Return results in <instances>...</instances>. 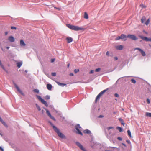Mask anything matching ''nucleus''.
Returning a JSON list of instances; mask_svg holds the SVG:
<instances>
[{
    "instance_id": "0eeeda50",
    "label": "nucleus",
    "mask_w": 151,
    "mask_h": 151,
    "mask_svg": "<svg viewBox=\"0 0 151 151\" xmlns=\"http://www.w3.org/2000/svg\"><path fill=\"white\" fill-rule=\"evenodd\" d=\"M13 84L14 86L15 87L17 90V91L20 93L22 95H24V93L22 92V90L20 89L18 85L15 83L14 82H13Z\"/></svg>"
},
{
    "instance_id": "e2e57ef3",
    "label": "nucleus",
    "mask_w": 151,
    "mask_h": 151,
    "mask_svg": "<svg viewBox=\"0 0 151 151\" xmlns=\"http://www.w3.org/2000/svg\"><path fill=\"white\" fill-rule=\"evenodd\" d=\"M58 111V113H57L59 115H60L62 114L61 113V112L59 111Z\"/></svg>"
},
{
    "instance_id": "aec40b11",
    "label": "nucleus",
    "mask_w": 151,
    "mask_h": 151,
    "mask_svg": "<svg viewBox=\"0 0 151 151\" xmlns=\"http://www.w3.org/2000/svg\"><path fill=\"white\" fill-rule=\"evenodd\" d=\"M49 107L53 110L54 111H55L56 113H58V111H57V110L55 109L54 107V106L53 105H50L49 106Z\"/></svg>"
},
{
    "instance_id": "4c0bfd02",
    "label": "nucleus",
    "mask_w": 151,
    "mask_h": 151,
    "mask_svg": "<svg viewBox=\"0 0 151 151\" xmlns=\"http://www.w3.org/2000/svg\"><path fill=\"white\" fill-rule=\"evenodd\" d=\"M10 28H11V29H12L16 30L17 29V28L16 27L14 26H11L10 27Z\"/></svg>"
},
{
    "instance_id": "473e14b6",
    "label": "nucleus",
    "mask_w": 151,
    "mask_h": 151,
    "mask_svg": "<svg viewBox=\"0 0 151 151\" xmlns=\"http://www.w3.org/2000/svg\"><path fill=\"white\" fill-rule=\"evenodd\" d=\"M33 91L34 92H35L37 93H38L39 92V90L37 89H34Z\"/></svg>"
},
{
    "instance_id": "c03bdc74",
    "label": "nucleus",
    "mask_w": 151,
    "mask_h": 151,
    "mask_svg": "<svg viewBox=\"0 0 151 151\" xmlns=\"http://www.w3.org/2000/svg\"><path fill=\"white\" fill-rule=\"evenodd\" d=\"M1 66V68L4 70L6 71V70L4 66V65L2 64L1 65H0Z\"/></svg>"
},
{
    "instance_id": "f704fd0d",
    "label": "nucleus",
    "mask_w": 151,
    "mask_h": 151,
    "mask_svg": "<svg viewBox=\"0 0 151 151\" xmlns=\"http://www.w3.org/2000/svg\"><path fill=\"white\" fill-rule=\"evenodd\" d=\"M45 98L46 100H48L50 99V96L49 95H47L45 96Z\"/></svg>"
},
{
    "instance_id": "f03ea898",
    "label": "nucleus",
    "mask_w": 151,
    "mask_h": 151,
    "mask_svg": "<svg viewBox=\"0 0 151 151\" xmlns=\"http://www.w3.org/2000/svg\"><path fill=\"white\" fill-rule=\"evenodd\" d=\"M66 25L68 28L72 30L78 31L79 30H83L84 29L82 27H79L77 26L71 25L69 24H67Z\"/></svg>"
},
{
    "instance_id": "603ef678",
    "label": "nucleus",
    "mask_w": 151,
    "mask_h": 151,
    "mask_svg": "<svg viewBox=\"0 0 151 151\" xmlns=\"http://www.w3.org/2000/svg\"><path fill=\"white\" fill-rule=\"evenodd\" d=\"M126 142L129 144H131V142L129 140H127Z\"/></svg>"
},
{
    "instance_id": "cd10ccee",
    "label": "nucleus",
    "mask_w": 151,
    "mask_h": 151,
    "mask_svg": "<svg viewBox=\"0 0 151 151\" xmlns=\"http://www.w3.org/2000/svg\"><path fill=\"white\" fill-rule=\"evenodd\" d=\"M46 114H47L48 116L50 117V116H52L51 113H50L49 111L48 110H47L46 111Z\"/></svg>"
},
{
    "instance_id": "5fc2aeb1",
    "label": "nucleus",
    "mask_w": 151,
    "mask_h": 151,
    "mask_svg": "<svg viewBox=\"0 0 151 151\" xmlns=\"http://www.w3.org/2000/svg\"><path fill=\"white\" fill-rule=\"evenodd\" d=\"M104 117V116L103 115H101L98 116V117L99 118H101Z\"/></svg>"
},
{
    "instance_id": "8fccbe9b",
    "label": "nucleus",
    "mask_w": 151,
    "mask_h": 151,
    "mask_svg": "<svg viewBox=\"0 0 151 151\" xmlns=\"http://www.w3.org/2000/svg\"><path fill=\"white\" fill-rule=\"evenodd\" d=\"M114 127H108L107 129L108 130H109L110 129H113Z\"/></svg>"
},
{
    "instance_id": "7c9ffc66",
    "label": "nucleus",
    "mask_w": 151,
    "mask_h": 151,
    "mask_svg": "<svg viewBox=\"0 0 151 151\" xmlns=\"http://www.w3.org/2000/svg\"><path fill=\"white\" fill-rule=\"evenodd\" d=\"M35 106L37 109L39 111H40L41 110V109L40 106L38 105V104H35Z\"/></svg>"
},
{
    "instance_id": "4be33fe9",
    "label": "nucleus",
    "mask_w": 151,
    "mask_h": 151,
    "mask_svg": "<svg viewBox=\"0 0 151 151\" xmlns=\"http://www.w3.org/2000/svg\"><path fill=\"white\" fill-rule=\"evenodd\" d=\"M118 119L120 122L121 124L123 126H124L125 124V123L124 122V121L121 118H119Z\"/></svg>"
},
{
    "instance_id": "2eb2a0df",
    "label": "nucleus",
    "mask_w": 151,
    "mask_h": 151,
    "mask_svg": "<svg viewBox=\"0 0 151 151\" xmlns=\"http://www.w3.org/2000/svg\"><path fill=\"white\" fill-rule=\"evenodd\" d=\"M20 45L22 47H24L26 46V44L24 42V40L22 39H21L20 41Z\"/></svg>"
},
{
    "instance_id": "49530a36",
    "label": "nucleus",
    "mask_w": 151,
    "mask_h": 151,
    "mask_svg": "<svg viewBox=\"0 0 151 151\" xmlns=\"http://www.w3.org/2000/svg\"><path fill=\"white\" fill-rule=\"evenodd\" d=\"M106 55L107 56H109L110 55L111 56H112V55H111V54L110 55H109V51H107L106 52Z\"/></svg>"
},
{
    "instance_id": "9b49d317",
    "label": "nucleus",
    "mask_w": 151,
    "mask_h": 151,
    "mask_svg": "<svg viewBox=\"0 0 151 151\" xmlns=\"http://www.w3.org/2000/svg\"><path fill=\"white\" fill-rule=\"evenodd\" d=\"M139 37L141 39L145 41L151 42V38H148L147 37L143 36L142 35H140Z\"/></svg>"
},
{
    "instance_id": "4468645a",
    "label": "nucleus",
    "mask_w": 151,
    "mask_h": 151,
    "mask_svg": "<svg viewBox=\"0 0 151 151\" xmlns=\"http://www.w3.org/2000/svg\"><path fill=\"white\" fill-rule=\"evenodd\" d=\"M23 64L22 61H21L19 62H18L16 64L17 65V67L18 68H20L22 66Z\"/></svg>"
},
{
    "instance_id": "ea45409f",
    "label": "nucleus",
    "mask_w": 151,
    "mask_h": 151,
    "mask_svg": "<svg viewBox=\"0 0 151 151\" xmlns=\"http://www.w3.org/2000/svg\"><path fill=\"white\" fill-rule=\"evenodd\" d=\"M146 102L148 104H149L150 103V99L148 98H147L146 99Z\"/></svg>"
},
{
    "instance_id": "a19ab883",
    "label": "nucleus",
    "mask_w": 151,
    "mask_h": 151,
    "mask_svg": "<svg viewBox=\"0 0 151 151\" xmlns=\"http://www.w3.org/2000/svg\"><path fill=\"white\" fill-rule=\"evenodd\" d=\"M101 69L100 68H98L95 69V71L96 72H99L101 70Z\"/></svg>"
},
{
    "instance_id": "6e6d98bb",
    "label": "nucleus",
    "mask_w": 151,
    "mask_h": 151,
    "mask_svg": "<svg viewBox=\"0 0 151 151\" xmlns=\"http://www.w3.org/2000/svg\"><path fill=\"white\" fill-rule=\"evenodd\" d=\"M55 61V58H52L51 59V63H53Z\"/></svg>"
},
{
    "instance_id": "3c124183",
    "label": "nucleus",
    "mask_w": 151,
    "mask_h": 151,
    "mask_svg": "<svg viewBox=\"0 0 151 151\" xmlns=\"http://www.w3.org/2000/svg\"><path fill=\"white\" fill-rule=\"evenodd\" d=\"M0 150L1 151H4V148L2 147L1 146H0Z\"/></svg>"
},
{
    "instance_id": "9d476101",
    "label": "nucleus",
    "mask_w": 151,
    "mask_h": 151,
    "mask_svg": "<svg viewBox=\"0 0 151 151\" xmlns=\"http://www.w3.org/2000/svg\"><path fill=\"white\" fill-rule=\"evenodd\" d=\"M13 84L14 86L15 87L17 90V91L20 93L22 95H24V93L22 92V90L20 89L18 85L15 83L14 82H13Z\"/></svg>"
},
{
    "instance_id": "393cba45",
    "label": "nucleus",
    "mask_w": 151,
    "mask_h": 151,
    "mask_svg": "<svg viewBox=\"0 0 151 151\" xmlns=\"http://www.w3.org/2000/svg\"><path fill=\"white\" fill-rule=\"evenodd\" d=\"M145 116L146 117L151 118V113L148 112H146Z\"/></svg>"
},
{
    "instance_id": "f8f14e48",
    "label": "nucleus",
    "mask_w": 151,
    "mask_h": 151,
    "mask_svg": "<svg viewBox=\"0 0 151 151\" xmlns=\"http://www.w3.org/2000/svg\"><path fill=\"white\" fill-rule=\"evenodd\" d=\"M8 40L10 42L13 43L14 42L15 39L13 36L11 35L8 37Z\"/></svg>"
},
{
    "instance_id": "052dcab7",
    "label": "nucleus",
    "mask_w": 151,
    "mask_h": 151,
    "mask_svg": "<svg viewBox=\"0 0 151 151\" xmlns=\"http://www.w3.org/2000/svg\"><path fill=\"white\" fill-rule=\"evenodd\" d=\"M141 49L139 48H135V50H138L139 51Z\"/></svg>"
},
{
    "instance_id": "b1692460",
    "label": "nucleus",
    "mask_w": 151,
    "mask_h": 151,
    "mask_svg": "<svg viewBox=\"0 0 151 151\" xmlns=\"http://www.w3.org/2000/svg\"><path fill=\"white\" fill-rule=\"evenodd\" d=\"M116 129L120 132H122L124 131L123 129L122 128L119 126L117 127Z\"/></svg>"
},
{
    "instance_id": "4d7b16f0",
    "label": "nucleus",
    "mask_w": 151,
    "mask_h": 151,
    "mask_svg": "<svg viewBox=\"0 0 151 151\" xmlns=\"http://www.w3.org/2000/svg\"><path fill=\"white\" fill-rule=\"evenodd\" d=\"M114 59L115 60H118V58L116 56H115L114 57Z\"/></svg>"
},
{
    "instance_id": "ddd939ff",
    "label": "nucleus",
    "mask_w": 151,
    "mask_h": 151,
    "mask_svg": "<svg viewBox=\"0 0 151 151\" xmlns=\"http://www.w3.org/2000/svg\"><path fill=\"white\" fill-rule=\"evenodd\" d=\"M83 132L85 134H91V136H92L93 134H92L91 131L90 130H88V129H86L85 130H84L83 131Z\"/></svg>"
},
{
    "instance_id": "69168bd1",
    "label": "nucleus",
    "mask_w": 151,
    "mask_h": 151,
    "mask_svg": "<svg viewBox=\"0 0 151 151\" xmlns=\"http://www.w3.org/2000/svg\"><path fill=\"white\" fill-rule=\"evenodd\" d=\"M122 145H124V147H126V145L125 143H122Z\"/></svg>"
},
{
    "instance_id": "09e8293b",
    "label": "nucleus",
    "mask_w": 151,
    "mask_h": 151,
    "mask_svg": "<svg viewBox=\"0 0 151 151\" xmlns=\"http://www.w3.org/2000/svg\"><path fill=\"white\" fill-rule=\"evenodd\" d=\"M117 139L120 141H122V138L121 137H118L117 138Z\"/></svg>"
},
{
    "instance_id": "e433bc0d",
    "label": "nucleus",
    "mask_w": 151,
    "mask_h": 151,
    "mask_svg": "<svg viewBox=\"0 0 151 151\" xmlns=\"http://www.w3.org/2000/svg\"><path fill=\"white\" fill-rule=\"evenodd\" d=\"M109 89V88H107L106 89H104L103 91H102L101 92L102 93L104 94L105 93L106 91H107Z\"/></svg>"
},
{
    "instance_id": "c9c22d12",
    "label": "nucleus",
    "mask_w": 151,
    "mask_h": 151,
    "mask_svg": "<svg viewBox=\"0 0 151 151\" xmlns=\"http://www.w3.org/2000/svg\"><path fill=\"white\" fill-rule=\"evenodd\" d=\"M79 71V69H76L74 70V72L76 74Z\"/></svg>"
},
{
    "instance_id": "39448f33",
    "label": "nucleus",
    "mask_w": 151,
    "mask_h": 151,
    "mask_svg": "<svg viewBox=\"0 0 151 151\" xmlns=\"http://www.w3.org/2000/svg\"><path fill=\"white\" fill-rule=\"evenodd\" d=\"M127 38L135 41L137 40L138 39V37L133 34H128L127 36Z\"/></svg>"
},
{
    "instance_id": "a18cd8bd",
    "label": "nucleus",
    "mask_w": 151,
    "mask_h": 151,
    "mask_svg": "<svg viewBox=\"0 0 151 151\" xmlns=\"http://www.w3.org/2000/svg\"><path fill=\"white\" fill-rule=\"evenodd\" d=\"M51 75L53 76H55L56 75V73L55 72H52L51 73Z\"/></svg>"
},
{
    "instance_id": "774afa93",
    "label": "nucleus",
    "mask_w": 151,
    "mask_h": 151,
    "mask_svg": "<svg viewBox=\"0 0 151 151\" xmlns=\"http://www.w3.org/2000/svg\"><path fill=\"white\" fill-rule=\"evenodd\" d=\"M148 84L149 85V88H148V89H150L151 91V85H150L149 84Z\"/></svg>"
},
{
    "instance_id": "7ed1b4c3",
    "label": "nucleus",
    "mask_w": 151,
    "mask_h": 151,
    "mask_svg": "<svg viewBox=\"0 0 151 151\" xmlns=\"http://www.w3.org/2000/svg\"><path fill=\"white\" fill-rule=\"evenodd\" d=\"M36 96L38 99L43 104L46 106H48V104L46 101L43 99L41 96L37 95Z\"/></svg>"
},
{
    "instance_id": "58836bf2",
    "label": "nucleus",
    "mask_w": 151,
    "mask_h": 151,
    "mask_svg": "<svg viewBox=\"0 0 151 151\" xmlns=\"http://www.w3.org/2000/svg\"><path fill=\"white\" fill-rule=\"evenodd\" d=\"M50 118H51V119H52L54 121H56V119H55V118L54 117L52 116V115L51 116H50Z\"/></svg>"
},
{
    "instance_id": "338daca9",
    "label": "nucleus",
    "mask_w": 151,
    "mask_h": 151,
    "mask_svg": "<svg viewBox=\"0 0 151 151\" xmlns=\"http://www.w3.org/2000/svg\"><path fill=\"white\" fill-rule=\"evenodd\" d=\"M8 32L6 31V32H5V36H6L8 35Z\"/></svg>"
},
{
    "instance_id": "79ce46f5",
    "label": "nucleus",
    "mask_w": 151,
    "mask_h": 151,
    "mask_svg": "<svg viewBox=\"0 0 151 151\" xmlns=\"http://www.w3.org/2000/svg\"><path fill=\"white\" fill-rule=\"evenodd\" d=\"M121 39V35L120 36H119L118 37H116L115 40H120V39Z\"/></svg>"
},
{
    "instance_id": "20e7f679",
    "label": "nucleus",
    "mask_w": 151,
    "mask_h": 151,
    "mask_svg": "<svg viewBox=\"0 0 151 151\" xmlns=\"http://www.w3.org/2000/svg\"><path fill=\"white\" fill-rule=\"evenodd\" d=\"M76 133L77 134H80L81 136L83 135V134L81 131L79 129V128H81V127L80 126L79 124H77L76 126Z\"/></svg>"
},
{
    "instance_id": "f3484780",
    "label": "nucleus",
    "mask_w": 151,
    "mask_h": 151,
    "mask_svg": "<svg viewBox=\"0 0 151 151\" xmlns=\"http://www.w3.org/2000/svg\"><path fill=\"white\" fill-rule=\"evenodd\" d=\"M121 39L124 40V41H125L127 40L126 38L127 37V36L125 35L124 34H122L121 35Z\"/></svg>"
},
{
    "instance_id": "5701e85b",
    "label": "nucleus",
    "mask_w": 151,
    "mask_h": 151,
    "mask_svg": "<svg viewBox=\"0 0 151 151\" xmlns=\"http://www.w3.org/2000/svg\"><path fill=\"white\" fill-rule=\"evenodd\" d=\"M139 52L141 53V55L143 56H145L146 54L145 52L142 49H141Z\"/></svg>"
},
{
    "instance_id": "0e129e2a",
    "label": "nucleus",
    "mask_w": 151,
    "mask_h": 151,
    "mask_svg": "<svg viewBox=\"0 0 151 151\" xmlns=\"http://www.w3.org/2000/svg\"><path fill=\"white\" fill-rule=\"evenodd\" d=\"M54 8L55 9H58V10H60V9L59 8L56 7H54Z\"/></svg>"
},
{
    "instance_id": "1a4fd4ad",
    "label": "nucleus",
    "mask_w": 151,
    "mask_h": 151,
    "mask_svg": "<svg viewBox=\"0 0 151 151\" xmlns=\"http://www.w3.org/2000/svg\"><path fill=\"white\" fill-rule=\"evenodd\" d=\"M13 84L14 86L15 87L17 90V91L20 93L22 95H24V93L22 92V90L20 89L18 85L15 83L14 82H13Z\"/></svg>"
},
{
    "instance_id": "de8ad7c7",
    "label": "nucleus",
    "mask_w": 151,
    "mask_h": 151,
    "mask_svg": "<svg viewBox=\"0 0 151 151\" xmlns=\"http://www.w3.org/2000/svg\"><path fill=\"white\" fill-rule=\"evenodd\" d=\"M114 96L116 97H119V94L117 93H115L114 94Z\"/></svg>"
},
{
    "instance_id": "dca6fc26",
    "label": "nucleus",
    "mask_w": 151,
    "mask_h": 151,
    "mask_svg": "<svg viewBox=\"0 0 151 151\" xmlns=\"http://www.w3.org/2000/svg\"><path fill=\"white\" fill-rule=\"evenodd\" d=\"M115 47L117 50H121L123 49L124 47L122 45H119L116 46Z\"/></svg>"
},
{
    "instance_id": "6ab92c4d",
    "label": "nucleus",
    "mask_w": 151,
    "mask_h": 151,
    "mask_svg": "<svg viewBox=\"0 0 151 151\" xmlns=\"http://www.w3.org/2000/svg\"><path fill=\"white\" fill-rule=\"evenodd\" d=\"M66 40H67V42L68 43H70L71 42H72L73 40V39L71 37H67L66 39Z\"/></svg>"
},
{
    "instance_id": "bb28decb",
    "label": "nucleus",
    "mask_w": 151,
    "mask_h": 151,
    "mask_svg": "<svg viewBox=\"0 0 151 151\" xmlns=\"http://www.w3.org/2000/svg\"><path fill=\"white\" fill-rule=\"evenodd\" d=\"M101 97L99 96L98 95L96 96V99L95 101V102L96 103L98 101V100H99Z\"/></svg>"
},
{
    "instance_id": "72a5a7b5",
    "label": "nucleus",
    "mask_w": 151,
    "mask_h": 151,
    "mask_svg": "<svg viewBox=\"0 0 151 151\" xmlns=\"http://www.w3.org/2000/svg\"><path fill=\"white\" fill-rule=\"evenodd\" d=\"M150 22V19H148L147 21L146 22H145V24L146 25H148L149 24Z\"/></svg>"
},
{
    "instance_id": "37998d69",
    "label": "nucleus",
    "mask_w": 151,
    "mask_h": 151,
    "mask_svg": "<svg viewBox=\"0 0 151 151\" xmlns=\"http://www.w3.org/2000/svg\"><path fill=\"white\" fill-rule=\"evenodd\" d=\"M144 20H145V17H143L141 19V22L142 23H144Z\"/></svg>"
},
{
    "instance_id": "864d4df0",
    "label": "nucleus",
    "mask_w": 151,
    "mask_h": 151,
    "mask_svg": "<svg viewBox=\"0 0 151 151\" xmlns=\"http://www.w3.org/2000/svg\"><path fill=\"white\" fill-rule=\"evenodd\" d=\"M94 70H91L90 71L89 73V74H92V73H94Z\"/></svg>"
},
{
    "instance_id": "6e6552de",
    "label": "nucleus",
    "mask_w": 151,
    "mask_h": 151,
    "mask_svg": "<svg viewBox=\"0 0 151 151\" xmlns=\"http://www.w3.org/2000/svg\"><path fill=\"white\" fill-rule=\"evenodd\" d=\"M13 84L14 86L15 87L17 90V91L20 93L22 95H24V93L22 92V90L20 89L18 85L15 83L14 82H13Z\"/></svg>"
},
{
    "instance_id": "13d9d810",
    "label": "nucleus",
    "mask_w": 151,
    "mask_h": 151,
    "mask_svg": "<svg viewBox=\"0 0 151 151\" xmlns=\"http://www.w3.org/2000/svg\"><path fill=\"white\" fill-rule=\"evenodd\" d=\"M69 76H74V74L73 73H70L69 74Z\"/></svg>"
},
{
    "instance_id": "a211bd4d",
    "label": "nucleus",
    "mask_w": 151,
    "mask_h": 151,
    "mask_svg": "<svg viewBox=\"0 0 151 151\" xmlns=\"http://www.w3.org/2000/svg\"><path fill=\"white\" fill-rule=\"evenodd\" d=\"M52 88V85L50 83L47 84V88L49 90H51Z\"/></svg>"
},
{
    "instance_id": "680f3d73",
    "label": "nucleus",
    "mask_w": 151,
    "mask_h": 151,
    "mask_svg": "<svg viewBox=\"0 0 151 151\" xmlns=\"http://www.w3.org/2000/svg\"><path fill=\"white\" fill-rule=\"evenodd\" d=\"M3 121L2 118L0 116V122L1 123Z\"/></svg>"
},
{
    "instance_id": "c85d7f7f",
    "label": "nucleus",
    "mask_w": 151,
    "mask_h": 151,
    "mask_svg": "<svg viewBox=\"0 0 151 151\" xmlns=\"http://www.w3.org/2000/svg\"><path fill=\"white\" fill-rule=\"evenodd\" d=\"M1 123L6 128L8 127V126L4 121L1 122Z\"/></svg>"
},
{
    "instance_id": "412c9836",
    "label": "nucleus",
    "mask_w": 151,
    "mask_h": 151,
    "mask_svg": "<svg viewBox=\"0 0 151 151\" xmlns=\"http://www.w3.org/2000/svg\"><path fill=\"white\" fill-rule=\"evenodd\" d=\"M56 83L58 85L61 86L63 87L66 86L67 85V84L66 83H62L58 81L56 82Z\"/></svg>"
},
{
    "instance_id": "423d86ee",
    "label": "nucleus",
    "mask_w": 151,
    "mask_h": 151,
    "mask_svg": "<svg viewBox=\"0 0 151 151\" xmlns=\"http://www.w3.org/2000/svg\"><path fill=\"white\" fill-rule=\"evenodd\" d=\"M76 145L83 151H87L83 147V145L78 142H76Z\"/></svg>"
},
{
    "instance_id": "bf43d9fd",
    "label": "nucleus",
    "mask_w": 151,
    "mask_h": 151,
    "mask_svg": "<svg viewBox=\"0 0 151 151\" xmlns=\"http://www.w3.org/2000/svg\"><path fill=\"white\" fill-rule=\"evenodd\" d=\"M143 32H144V33H145L146 34H148L147 32L145 30H143Z\"/></svg>"
},
{
    "instance_id": "2f4dec72",
    "label": "nucleus",
    "mask_w": 151,
    "mask_h": 151,
    "mask_svg": "<svg viewBox=\"0 0 151 151\" xmlns=\"http://www.w3.org/2000/svg\"><path fill=\"white\" fill-rule=\"evenodd\" d=\"M131 81L134 84H135L136 83V80L134 78H132L131 80Z\"/></svg>"
},
{
    "instance_id": "c756f323",
    "label": "nucleus",
    "mask_w": 151,
    "mask_h": 151,
    "mask_svg": "<svg viewBox=\"0 0 151 151\" xmlns=\"http://www.w3.org/2000/svg\"><path fill=\"white\" fill-rule=\"evenodd\" d=\"M127 132L128 136L130 137H132L131 133L130 130H128L127 131Z\"/></svg>"
},
{
    "instance_id": "f257e3e1",
    "label": "nucleus",
    "mask_w": 151,
    "mask_h": 151,
    "mask_svg": "<svg viewBox=\"0 0 151 151\" xmlns=\"http://www.w3.org/2000/svg\"><path fill=\"white\" fill-rule=\"evenodd\" d=\"M48 122L52 127L54 131L58 135L60 138L62 139H66V137L64 134L61 132L59 129L58 128L53 124L50 121H48Z\"/></svg>"
},
{
    "instance_id": "a878e982",
    "label": "nucleus",
    "mask_w": 151,
    "mask_h": 151,
    "mask_svg": "<svg viewBox=\"0 0 151 151\" xmlns=\"http://www.w3.org/2000/svg\"><path fill=\"white\" fill-rule=\"evenodd\" d=\"M84 18L86 19H88V16L87 13L85 12L84 14Z\"/></svg>"
}]
</instances>
